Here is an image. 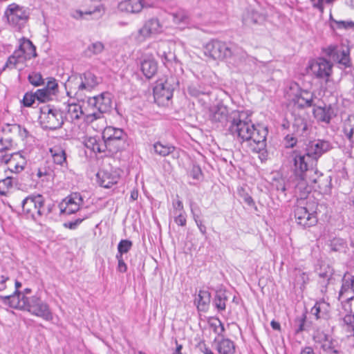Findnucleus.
Listing matches in <instances>:
<instances>
[{
	"label": "nucleus",
	"instance_id": "f257e3e1",
	"mask_svg": "<svg viewBox=\"0 0 354 354\" xmlns=\"http://www.w3.org/2000/svg\"><path fill=\"white\" fill-rule=\"evenodd\" d=\"M228 131L241 142H246L250 149L264 156L268 129L261 125H254L244 111L231 112Z\"/></svg>",
	"mask_w": 354,
	"mask_h": 354
},
{
	"label": "nucleus",
	"instance_id": "f03ea898",
	"mask_svg": "<svg viewBox=\"0 0 354 354\" xmlns=\"http://www.w3.org/2000/svg\"><path fill=\"white\" fill-rule=\"evenodd\" d=\"M127 135L123 129L108 127L102 136H90V149L95 153L120 151L125 148Z\"/></svg>",
	"mask_w": 354,
	"mask_h": 354
},
{
	"label": "nucleus",
	"instance_id": "7ed1b4c3",
	"mask_svg": "<svg viewBox=\"0 0 354 354\" xmlns=\"http://www.w3.org/2000/svg\"><path fill=\"white\" fill-rule=\"evenodd\" d=\"M330 148L329 142L318 140L310 142L306 148V153L294 151L292 156L294 163V171L300 174L306 171L308 167H314L317 159Z\"/></svg>",
	"mask_w": 354,
	"mask_h": 354
},
{
	"label": "nucleus",
	"instance_id": "20e7f679",
	"mask_svg": "<svg viewBox=\"0 0 354 354\" xmlns=\"http://www.w3.org/2000/svg\"><path fill=\"white\" fill-rule=\"evenodd\" d=\"M55 207V205L51 203L46 205L44 198L40 194L30 195L21 202L24 214L35 221L41 216H48Z\"/></svg>",
	"mask_w": 354,
	"mask_h": 354
},
{
	"label": "nucleus",
	"instance_id": "39448f33",
	"mask_svg": "<svg viewBox=\"0 0 354 354\" xmlns=\"http://www.w3.org/2000/svg\"><path fill=\"white\" fill-rule=\"evenodd\" d=\"M39 123L44 129L55 130L64 124L62 113L50 105L40 108Z\"/></svg>",
	"mask_w": 354,
	"mask_h": 354
},
{
	"label": "nucleus",
	"instance_id": "423d86ee",
	"mask_svg": "<svg viewBox=\"0 0 354 354\" xmlns=\"http://www.w3.org/2000/svg\"><path fill=\"white\" fill-rule=\"evenodd\" d=\"M177 85L174 77L160 79L156 82L153 88V97L159 105H165L173 97V92Z\"/></svg>",
	"mask_w": 354,
	"mask_h": 354
},
{
	"label": "nucleus",
	"instance_id": "0eeeda50",
	"mask_svg": "<svg viewBox=\"0 0 354 354\" xmlns=\"http://www.w3.org/2000/svg\"><path fill=\"white\" fill-rule=\"evenodd\" d=\"M4 17L10 26L21 30L28 19V9L13 3L6 8Z\"/></svg>",
	"mask_w": 354,
	"mask_h": 354
},
{
	"label": "nucleus",
	"instance_id": "6e6552de",
	"mask_svg": "<svg viewBox=\"0 0 354 354\" xmlns=\"http://www.w3.org/2000/svg\"><path fill=\"white\" fill-rule=\"evenodd\" d=\"M295 209V217L299 225L304 227L315 225L317 222L316 216L317 206L315 204L304 207V201L301 200Z\"/></svg>",
	"mask_w": 354,
	"mask_h": 354
},
{
	"label": "nucleus",
	"instance_id": "1a4fd4ad",
	"mask_svg": "<svg viewBox=\"0 0 354 354\" xmlns=\"http://www.w3.org/2000/svg\"><path fill=\"white\" fill-rule=\"evenodd\" d=\"M24 310L46 321H51L53 318L49 306L37 296L26 297Z\"/></svg>",
	"mask_w": 354,
	"mask_h": 354
},
{
	"label": "nucleus",
	"instance_id": "9d476101",
	"mask_svg": "<svg viewBox=\"0 0 354 354\" xmlns=\"http://www.w3.org/2000/svg\"><path fill=\"white\" fill-rule=\"evenodd\" d=\"M296 176L299 180L295 187L296 192L299 191L301 198L310 192V187L317 183L318 178L322 176V174H318L317 170H315L313 167H308V168L304 171L302 173L295 172Z\"/></svg>",
	"mask_w": 354,
	"mask_h": 354
},
{
	"label": "nucleus",
	"instance_id": "9b49d317",
	"mask_svg": "<svg viewBox=\"0 0 354 354\" xmlns=\"http://www.w3.org/2000/svg\"><path fill=\"white\" fill-rule=\"evenodd\" d=\"M232 44L218 40H212L204 46V53L213 59H224L230 57Z\"/></svg>",
	"mask_w": 354,
	"mask_h": 354
},
{
	"label": "nucleus",
	"instance_id": "f8f14e48",
	"mask_svg": "<svg viewBox=\"0 0 354 354\" xmlns=\"http://www.w3.org/2000/svg\"><path fill=\"white\" fill-rule=\"evenodd\" d=\"M308 68L312 74L318 79L327 80L332 72L330 62L322 57L310 61Z\"/></svg>",
	"mask_w": 354,
	"mask_h": 354
},
{
	"label": "nucleus",
	"instance_id": "ddd939ff",
	"mask_svg": "<svg viewBox=\"0 0 354 354\" xmlns=\"http://www.w3.org/2000/svg\"><path fill=\"white\" fill-rule=\"evenodd\" d=\"M90 113L95 111L99 115H104L111 106V94L107 92H103L100 95L92 97V102L90 101Z\"/></svg>",
	"mask_w": 354,
	"mask_h": 354
},
{
	"label": "nucleus",
	"instance_id": "4468645a",
	"mask_svg": "<svg viewBox=\"0 0 354 354\" xmlns=\"http://www.w3.org/2000/svg\"><path fill=\"white\" fill-rule=\"evenodd\" d=\"M154 3L150 0H123L118 3V10L126 13H138L145 7H151Z\"/></svg>",
	"mask_w": 354,
	"mask_h": 354
},
{
	"label": "nucleus",
	"instance_id": "2eb2a0df",
	"mask_svg": "<svg viewBox=\"0 0 354 354\" xmlns=\"http://www.w3.org/2000/svg\"><path fill=\"white\" fill-rule=\"evenodd\" d=\"M231 113H229L228 109L223 104H218L209 109V118L212 122L219 123L221 126L230 124Z\"/></svg>",
	"mask_w": 354,
	"mask_h": 354
},
{
	"label": "nucleus",
	"instance_id": "dca6fc26",
	"mask_svg": "<svg viewBox=\"0 0 354 354\" xmlns=\"http://www.w3.org/2000/svg\"><path fill=\"white\" fill-rule=\"evenodd\" d=\"M120 179V174L115 169H101L96 174V180L99 185L109 188L116 184Z\"/></svg>",
	"mask_w": 354,
	"mask_h": 354
},
{
	"label": "nucleus",
	"instance_id": "f3484780",
	"mask_svg": "<svg viewBox=\"0 0 354 354\" xmlns=\"http://www.w3.org/2000/svg\"><path fill=\"white\" fill-rule=\"evenodd\" d=\"M81 196L75 193L64 198L59 204L60 213L63 214H71L79 210L82 203Z\"/></svg>",
	"mask_w": 354,
	"mask_h": 354
},
{
	"label": "nucleus",
	"instance_id": "a211bd4d",
	"mask_svg": "<svg viewBox=\"0 0 354 354\" xmlns=\"http://www.w3.org/2000/svg\"><path fill=\"white\" fill-rule=\"evenodd\" d=\"M315 95L307 90L299 89L297 93L294 94L291 100L293 104L300 109H304L314 106L313 100Z\"/></svg>",
	"mask_w": 354,
	"mask_h": 354
},
{
	"label": "nucleus",
	"instance_id": "6ab92c4d",
	"mask_svg": "<svg viewBox=\"0 0 354 354\" xmlns=\"http://www.w3.org/2000/svg\"><path fill=\"white\" fill-rule=\"evenodd\" d=\"M231 55L227 59H230V63L236 66H240L248 62H254V58L248 55L246 52L241 48L232 44L230 48Z\"/></svg>",
	"mask_w": 354,
	"mask_h": 354
},
{
	"label": "nucleus",
	"instance_id": "aec40b11",
	"mask_svg": "<svg viewBox=\"0 0 354 354\" xmlns=\"http://www.w3.org/2000/svg\"><path fill=\"white\" fill-rule=\"evenodd\" d=\"M26 297L24 294L16 290L12 295L0 296V300L11 308L24 310Z\"/></svg>",
	"mask_w": 354,
	"mask_h": 354
},
{
	"label": "nucleus",
	"instance_id": "412c9836",
	"mask_svg": "<svg viewBox=\"0 0 354 354\" xmlns=\"http://www.w3.org/2000/svg\"><path fill=\"white\" fill-rule=\"evenodd\" d=\"M327 54L344 66L349 65V53L348 50L336 46H330L327 48Z\"/></svg>",
	"mask_w": 354,
	"mask_h": 354
},
{
	"label": "nucleus",
	"instance_id": "4be33fe9",
	"mask_svg": "<svg viewBox=\"0 0 354 354\" xmlns=\"http://www.w3.org/2000/svg\"><path fill=\"white\" fill-rule=\"evenodd\" d=\"M5 162L8 165V169L13 173L21 172L26 164V159L19 153L11 154L10 158L6 159Z\"/></svg>",
	"mask_w": 354,
	"mask_h": 354
},
{
	"label": "nucleus",
	"instance_id": "5701e85b",
	"mask_svg": "<svg viewBox=\"0 0 354 354\" xmlns=\"http://www.w3.org/2000/svg\"><path fill=\"white\" fill-rule=\"evenodd\" d=\"M333 114V109L330 106H315L313 109V115L315 119L322 122L328 124Z\"/></svg>",
	"mask_w": 354,
	"mask_h": 354
},
{
	"label": "nucleus",
	"instance_id": "b1692460",
	"mask_svg": "<svg viewBox=\"0 0 354 354\" xmlns=\"http://www.w3.org/2000/svg\"><path fill=\"white\" fill-rule=\"evenodd\" d=\"M17 50L22 51V56L25 58V60L30 59L37 56L35 46L30 39L24 37L21 39L20 45Z\"/></svg>",
	"mask_w": 354,
	"mask_h": 354
},
{
	"label": "nucleus",
	"instance_id": "393cba45",
	"mask_svg": "<svg viewBox=\"0 0 354 354\" xmlns=\"http://www.w3.org/2000/svg\"><path fill=\"white\" fill-rule=\"evenodd\" d=\"M90 127L97 132L96 135L102 134L103 131L108 127L106 126V122L104 115H99L97 112L90 113Z\"/></svg>",
	"mask_w": 354,
	"mask_h": 354
},
{
	"label": "nucleus",
	"instance_id": "a878e982",
	"mask_svg": "<svg viewBox=\"0 0 354 354\" xmlns=\"http://www.w3.org/2000/svg\"><path fill=\"white\" fill-rule=\"evenodd\" d=\"M264 20L265 17L261 14L252 9L247 10L243 16V22L248 26L261 24Z\"/></svg>",
	"mask_w": 354,
	"mask_h": 354
},
{
	"label": "nucleus",
	"instance_id": "bb28decb",
	"mask_svg": "<svg viewBox=\"0 0 354 354\" xmlns=\"http://www.w3.org/2000/svg\"><path fill=\"white\" fill-rule=\"evenodd\" d=\"M216 342V349L219 354H234L235 353V344L228 338H223L221 340L215 339Z\"/></svg>",
	"mask_w": 354,
	"mask_h": 354
},
{
	"label": "nucleus",
	"instance_id": "cd10ccee",
	"mask_svg": "<svg viewBox=\"0 0 354 354\" xmlns=\"http://www.w3.org/2000/svg\"><path fill=\"white\" fill-rule=\"evenodd\" d=\"M158 55L160 57L164 65L172 62L175 59V54L168 48L167 44L162 42L158 45Z\"/></svg>",
	"mask_w": 354,
	"mask_h": 354
},
{
	"label": "nucleus",
	"instance_id": "c85d7f7f",
	"mask_svg": "<svg viewBox=\"0 0 354 354\" xmlns=\"http://www.w3.org/2000/svg\"><path fill=\"white\" fill-rule=\"evenodd\" d=\"M66 118L72 122L78 120L81 118L85 120L88 115H85L82 111V106L79 104H69L68 105Z\"/></svg>",
	"mask_w": 354,
	"mask_h": 354
},
{
	"label": "nucleus",
	"instance_id": "c756f323",
	"mask_svg": "<svg viewBox=\"0 0 354 354\" xmlns=\"http://www.w3.org/2000/svg\"><path fill=\"white\" fill-rule=\"evenodd\" d=\"M342 131L344 136L354 147V115H349L343 123Z\"/></svg>",
	"mask_w": 354,
	"mask_h": 354
},
{
	"label": "nucleus",
	"instance_id": "7c9ffc66",
	"mask_svg": "<svg viewBox=\"0 0 354 354\" xmlns=\"http://www.w3.org/2000/svg\"><path fill=\"white\" fill-rule=\"evenodd\" d=\"M210 293L207 290H200L195 298V304L200 311H206L210 302Z\"/></svg>",
	"mask_w": 354,
	"mask_h": 354
},
{
	"label": "nucleus",
	"instance_id": "2f4dec72",
	"mask_svg": "<svg viewBox=\"0 0 354 354\" xmlns=\"http://www.w3.org/2000/svg\"><path fill=\"white\" fill-rule=\"evenodd\" d=\"M157 70V63L153 59H146L141 62V71L148 79L151 78L156 73Z\"/></svg>",
	"mask_w": 354,
	"mask_h": 354
},
{
	"label": "nucleus",
	"instance_id": "473e14b6",
	"mask_svg": "<svg viewBox=\"0 0 354 354\" xmlns=\"http://www.w3.org/2000/svg\"><path fill=\"white\" fill-rule=\"evenodd\" d=\"M315 341L316 342H319L322 344L321 346L322 349L326 353L330 351V350H333L337 346L334 345V342L327 335L322 333H317L313 337Z\"/></svg>",
	"mask_w": 354,
	"mask_h": 354
},
{
	"label": "nucleus",
	"instance_id": "72a5a7b5",
	"mask_svg": "<svg viewBox=\"0 0 354 354\" xmlns=\"http://www.w3.org/2000/svg\"><path fill=\"white\" fill-rule=\"evenodd\" d=\"M175 147L170 144H163L156 142L153 144V150L156 154L165 157L174 152Z\"/></svg>",
	"mask_w": 354,
	"mask_h": 354
},
{
	"label": "nucleus",
	"instance_id": "f704fd0d",
	"mask_svg": "<svg viewBox=\"0 0 354 354\" xmlns=\"http://www.w3.org/2000/svg\"><path fill=\"white\" fill-rule=\"evenodd\" d=\"M22 51L16 50L12 55H10L5 65L7 68H17L19 64H24L25 62V58L22 56Z\"/></svg>",
	"mask_w": 354,
	"mask_h": 354
},
{
	"label": "nucleus",
	"instance_id": "c9c22d12",
	"mask_svg": "<svg viewBox=\"0 0 354 354\" xmlns=\"http://www.w3.org/2000/svg\"><path fill=\"white\" fill-rule=\"evenodd\" d=\"M50 152L55 164L61 166H66V155L65 151L60 149H51Z\"/></svg>",
	"mask_w": 354,
	"mask_h": 354
},
{
	"label": "nucleus",
	"instance_id": "e433bc0d",
	"mask_svg": "<svg viewBox=\"0 0 354 354\" xmlns=\"http://www.w3.org/2000/svg\"><path fill=\"white\" fill-rule=\"evenodd\" d=\"M227 300V297L226 295L225 292L224 291H218L215 295L214 299V304L215 307L220 311L224 310L226 308V301Z\"/></svg>",
	"mask_w": 354,
	"mask_h": 354
},
{
	"label": "nucleus",
	"instance_id": "4c0bfd02",
	"mask_svg": "<svg viewBox=\"0 0 354 354\" xmlns=\"http://www.w3.org/2000/svg\"><path fill=\"white\" fill-rule=\"evenodd\" d=\"M294 131L299 135H303L307 130V123L304 118H297L293 123Z\"/></svg>",
	"mask_w": 354,
	"mask_h": 354
},
{
	"label": "nucleus",
	"instance_id": "58836bf2",
	"mask_svg": "<svg viewBox=\"0 0 354 354\" xmlns=\"http://www.w3.org/2000/svg\"><path fill=\"white\" fill-rule=\"evenodd\" d=\"M326 304L324 303L316 302L315 306L311 308L310 313L318 319L324 318L326 316V312L323 310Z\"/></svg>",
	"mask_w": 354,
	"mask_h": 354
},
{
	"label": "nucleus",
	"instance_id": "ea45409f",
	"mask_svg": "<svg viewBox=\"0 0 354 354\" xmlns=\"http://www.w3.org/2000/svg\"><path fill=\"white\" fill-rule=\"evenodd\" d=\"M306 318V317L305 314H302L301 315L297 316L295 319L293 328H294L295 334H299V333L304 330Z\"/></svg>",
	"mask_w": 354,
	"mask_h": 354
},
{
	"label": "nucleus",
	"instance_id": "a19ab883",
	"mask_svg": "<svg viewBox=\"0 0 354 354\" xmlns=\"http://www.w3.org/2000/svg\"><path fill=\"white\" fill-rule=\"evenodd\" d=\"M12 187V178L7 176L0 179V195L6 196L10 188Z\"/></svg>",
	"mask_w": 354,
	"mask_h": 354
},
{
	"label": "nucleus",
	"instance_id": "79ce46f5",
	"mask_svg": "<svg viewBox=\"0 0 354 354\" xmlns=\"http://www.w3.org/2000/svg\"><path fill=\"white\" fill-rule=\"evenodd\" d=\"M133 243L131 241L127 239L121 240L118 245V254L122 256L124 254L127 253L132 248Z\"/></svg>",
	"mask_w": 354,
	"mask_h": 354
},
{
	"label": "nucleus",
	"instance_id": "37998d69",
	"mask_svg": "<svg viewBox=\"0 0 354 354\" xmlns=\"http://www.w3.org/2000/svg\"><path fill=\"white\" fill-rule=\"evenodd\" d=\"M349 291L348 286L347 288H346V285H342L341 290L339 292V297L343 301H346L351 302V306L352 308V310L354 311V296L353 295H344Z\"/></svg>",
	"mask_w": 354,
	"mask_h": 354
},
{
	"label": "nucleus",
	"instance_id": "c03bdc74",
	"mask_svg": "<svg viewBox=\"0 0 354 354\" xmlns=\"http://www.w3.org/2000/svg\"><path fill=\"white\" fill-rule=\"evenodd\" d=\"M145 26L149 29L151 34H155L160 31V24L157 19H151L148 20Z\"/></svg>",
	"mask_w": 354,
	"mask_h": 354
},
{
	"label": "nucleus",
	"instance_id": "a18cd8bd",
	"mask_svg": "<svg viewBox=\"0 0 354 354\" xmlns=\"http://www.w3.org/2000/svg\"><path fill=\"white\" fill-rule=\"evenodd\" d=\"M35 93L36 99L41 102H45L50 100L51 99V96L53 95L44 88L37 90Z\"/></svg>",
	"mask_w": 354,
	"mask_h": 354
},
{
	"label": "nucleus",
	"instance_id": "49530a36",
	"mask_svg": "<svg viewBox=\"0 0 354 354\" xmlns=\"http://www.w3.org/2000/svg\"><path fill=\"white\" fill-rule=\"evenodd\" d=\"M29 82L35 86L44 84V79L39 73H32L28 77Z\"/></svg>",
	"mask_w": 354,
	"mask_h": 354
},
{
	"label": "nucleus",
	"instance_id": "de8ad7c7",
	"mask_svg": "<svg viewBox=\"0 0 354 354\" xmlns=\"http://www.w3.org/2000/svg\"><path fill=\"white\" fill-rule=\"evenodd\" d=\"M210 326L213 328L214 332L218 335H222L225 331L224 326L218 319L212 320L210 322Z\"/></svg>",
	"mask_w": 354,
	"mask_h": 354
},
{
	"label": "nucleus",
	"instance_id": "09e8293b",
	"mask_svg": "<svg viewBox=\"0 0 354 354\" xmlns=\"http://www.w3.org/2000/svg\"><path fill=\"white\" fill-rule=\"evenodd\" d=\"M346 243L341 238H334L330 241V247L333 251H339L345 248Z\"/></svg>",
	"mask_w": 354,
	"mask_h": 354
},
{
	"label": "nucleus",
	"instance_id": "8fccbe9b",
	"mask_svg": "<svg viewBox=\"0 0 354 354\" xmlns=\"http://www.w3.org/2000/svg\"><path fill=\"white\" fill-rule=\"evenodd\" d=\"M9 131L17 132L22 139L26 138L29 136L28 131L26 128L21 127L19 124H14L10 126Z\"/></svg>",
	"mask_w": 354,
	"mask_h": 354
},
{
	"label": "nucleus",
	"instance_id": "3c124183",
	"mask_svg": "<svg viewBox=\"0 0 354 354\" xmlns=\"http://www.w3.org/2000/svg\"><path fill=\"white\" fill-rule=\"evenodd\" d=\"M151 34V32L149 30V29L145 25L138 30L137 35L136 36V39L138 42H142L147 37H149Z\"/></svg>",
	"mask_w": 354,
	"mask_h": 354
},
{
	"label": "nucleus",
	"instance_id": "603ef678",
	"mask_svg": "<svg viewBox=\"0 0 354 354\" xmlns=\"http://www.w3.org/2000/svg\"><path fill=\"white\" fill-rule=\"evenodd\" d=\"M173 218L174 221L179 226L184 227L186 225L187 223V215L185 212L177 213L176 214H171V215Z\"/></svg>",
	"mask_w": 354,
	"mask_h": 354
},
{
	"label": "nucleus",
	"instance_id": "864d4df0",
	"mask_svg": "<svg viewBox=\"0 0 354 354\" xmlns=\"http://www.w3.org/2000/svg\"><path fill=\"white\" fill-rule=\"evenodd\" d=\"M172 207L173 209L170 210V215L185 212L183 202L178 198L173 201Z\"/></svg>",
	"mask_w": 354,
	"mask_h": 354
},
{
	"label": "nucleus",
	"instance_id": "5fc2aeb1",
	"mask_svg": "<svg viewBox=\"0 0 354 354\" xmlns=\"http://www.w3.org/2000/svg\"><path fill=\"white\" fill-rule=\"evenodd\" d=\"M191 212L192 214L194 220L197 227H198L200 232L203 234H206V227L203 224L202 221L199 219L198 214H195L194 209L193 208L192 205H191Z\"/></svg>",
	"mask_w": 354,
	"mask_h": 354
},
{
	"label": "nucleus",
	"instance_id": "6e6d98bb",
	"mask_svg": "<svg viewBox=\"0 0 354 354\" xmlns=\"http://www.w3.org/2000/svg\"><path fill=\"white\" fill-rule=\"evenodd\" d=\"M36 100L35 93H25L24 98L22 100V103L24 106L29 107L32 106Z\"/></svg>",
	"mask_w": 354,
	"mask_h": 354
},
{
	"label": "nucleus",
	"instance_id": "4d7b16f0",
	"mask_svg": "<svg viewBox=\"0 0 354 354\" xmlns=\"http://www.w3.org/2000/svg\"><path fill=\"white\" fill-rule=\"evenodd\" d=\"M91 7L90 6V15H93L94 18H100L104 14V8L100 3L93 6V10H91Z\"/></svg>",
	"mask_w": 354,
	"mask_h": 354
},
{
	"label": "nucleus",
	"instance_id": "13d9d810",
	"mask_svg": "<svg viewBox=\"0 0 354 354\" xmlns=\"http://www.w3.org/2000/svg\"><path fill=\"white\" fill-rule=\"evenodd\" d=\"M57 86H58V85H57V83L56 82V80L54 78H50L48 81L47 85L44 88L46 89L48 91H49V93L51 95H55L57 91Z\"/></svg>",
	"mask_w": 354,
	"mask_h": 354
},
{
	"label": "nucleus",
	"instance_id": "bf43d9fd",
	"mask_svg": "<svg viewBox=\"0 0 354 354\" xmlns=\"http://www.w3.org/2000/svg\"><path fill=\"white\" fill-rule=\"evenodd\" d=\"M337 25V28L339 29H348L354 27V22L352 21H337L333 20Z\"/></svg>",
	"mask_w": 354,
	"mask_h": 354
},
{
	"label": "nucleus",
	"instance_id": "052dcab7",
	"mask_svg": "<svg viewBox=\"0 0 354 354\" xmlns=\"http://www.w3.org/2000/svg\"><path fill=\"white\" fill-rule=\"evenodd\" d=\"M104 44L100 41H96L92 44L90 46V51H92L93 54H99L104 50Z\"/></svg>",
	"mask_w": 354,
	"mask_h": 354
},
{
	"label": "nucleus",
	"instance_id": "680f3d73",
	"mask_svg": "<svg viewBox=\"0 0 354 354\" xmlns=\"http://www.w3.org/2000/svg\"><path fill=\"white\" fill-rule=\"evenodd\" d=\"M116 259L118 261L117 270L120 272H125L127 270V266L124 263L122 256L121 254H116Z\"/></svg>",
	"mask_w": 354,
	"mask_h": 354
},
{
	"label": "nucleus",
	"instance_id": "e2e57ef3",
	"mask_svg": "<svg viewBox=\"0 0 354 354\" xmlns=\"http://www.w3.org/2000/svg\"><path fill=\"white\" fill-rule=\"evenodd\" d=\"M343 323L351 330L354 327V314H347L343 318Z\"/></svg>",
	"mask_w": 354,
	"mask_h": 354
},
{
	"label": "nucleus",
	"instance_id": "0e129e2a",
	"mask_svg": "<svg viewBox=\"0 0 354 354\" xmlns=\"http://www.w3.org/2000/svg\"><path fill=\"white\" fill-rule=\"evenodd\" d=\"M84 219V218H77V219H75L74 221H69V222H67V223H64V226L66 228H69L71 230H74L77 227V226L78 225H80L82 221Z\"/></svg>",
	"mask_w": 354,
	"mask_h": 354
},
{
	"label": "nucleus",
	"instance_id": "69168bd1",
	"mask_svg": "<svg viewBox=\"0 0 354 354\" xmlns=\"http://www.w3.org/2000/svg\"><path fill=\"white\" fill-rule=\"evenodd\" d=\"M343 285H346V288L348 286L349 288V291L344 295V297L346 295H353V294H354V275L352 277L349 283L346 281V283H343Z\"/></svg>",
	"mask_w": 354,
	"mask_h": 354
},
{
	"label": "nucleus",
	"instance_id": "338daca9",
	"mask_svg": "<svg viewBox=\"0 0 354 354\" xmlns=\"http://www.w3.org/2000/svg\"><path fill=\"white\" fill-rule=\"evenodd\" d=\"M324 3L325 0H315L313 2H312V4L313 8L318 9L321 12H324Z\"/></svg>",
	"mask_w": 354,
	"mask_h": 354
},
{
	"label": "nucleus",
	"instance_id": "774afa93",
	"mask_svg": "<svg viewBox=\"0 0 354 354\" xmlns=\"http://www.w3.org/2000/svg\"><path fill=\"white\" fill-rule=\"evenodd\" d=\"M190 175L192 176L194 179H199L200 176L202 175L201 170L199 167H193Z\"/></svg>",
	"mask_w": 354,
	"mask_h": 354
}]
</instances>
